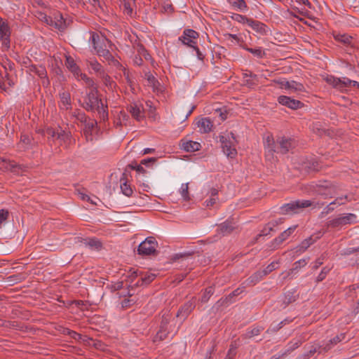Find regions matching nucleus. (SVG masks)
I'll use <instances>...</instances> for the list:
<instances>
[{
  "label": "nucleus",
  "instance_id": "obj_31",
  "mask_svg": "<svg viewBox=\"0 0 359 359\" xmlns=\"http://www.w3.org/2000/svg\"><path fill=\"white\" fill-rule=\"evenodd\" d=\"M60 102L63 106V108L66 110L71 109V96L70 93L67 91H64L60 93Z\"/></svg>",
  "mask_w": 359,
  "mask_h": 359
},
{
  "label": "nucleus",
  "instance_id": "obj_29",
  "mask_svg": "<svg viewBox=\"0 0 359 359\" xmlns=\"http://www.w3.org/2000/svg\"><path fill=\"white\" fill-rule=\"evenodd\" d=\"M350 296L353 297H358L359 296V285L355 284L352 285L349 287ZM353 312L355 314H358L359 313V298L357 301V304L355 307L353 309Z\"/></svg>",
  "mask_w": 359,
  "mask_h": 359
},
{
  "label": "nucleus",
  "instance_id": "obj_9",
  "mask_svg": "<svg viewBox=\"0 0 359 359\" xmlns=\"http://www.w3.org/2000/svg\"><path fill=\"white\" fill-rule=\"evenodd\" d=\"M198 37L199 34L196 31L192 29H186L184 30L182 35L180 36L178 39L183 45L192 48L195 47L197 44V39Z\"/></svg>",
  "mask_w": 359,
  "mask_h": 359
},
{
  "label": "nucleus",
  "instance_id": "obj_42",
  "mask_svg": "<svg viewBox=\"0 0 359 359\" xmlns=\"http://www.w3.org/2000/svg\"><path fill=\"white\" fill-rule=\"evenodd\" d=\"M325 81L332 86L334 88L338 89L339 88V82H341V79L340 78H337V77H334V76H327L325 79Z\"/></svg>",
  "mask_w": 359,
  "mask_h": 359
},
{
  "label": "nucleus",
  "instance_id": "obj_22",
  "mask_svg": "<svg viewBox=\"0 0 359 359\" xmlns=\"http://www.w3.org/2000/svg\"><path fill=\"white\" fill-rule=\"evenodd\" d=\"M346 337L345 333H341L337 335L334 338L331 339L326 344L323 345L322 348L324 352H327L330 350L333 346L337 345L340 341H343Z\"/></svg>",
  "mask_w": 359,
  "mask_h": 359
},
{
  "label": "nucleus",
  "instance_id": "obj_57",
  "mask_svg": "<svg viewBox=\"0 0 359 359\" xmlns=\"http://www.w3.org/2000/svg\"><path fill=\"white\" fill-rule=\"evenodd\" d=\"M316 192L319 195H321V196H324L325 198H332V196H330V189H327V188H326L325 189H323L320 187H319L318 189L316 190Z\"/></svg>",
  "mask_w": 359,
  "mask_h": 359
},
{
  "label": "nucleus",
  "instance_id": "obj_39",
  "mask_svg": "<svg viewBox=\"0 0 359 359\" xmlns=\"http://www.w3.org/2000/svg\"><path fill=\"white\" fill-rule=\"evenodd\" d=\"M43 133L48 140L52 139L53 141H54L55 140H57L58 131H55V130L52 128H47L43 130Z\"/></svg>",
  "mask_w": 359,
  "mask_h": 359
},
{
  "label": "nucleus",
  "instance_id": "obj_28",
  "mask_svg": "<svg viewBox=\"0 0 359 359\" xmlns=\"http://www.w3.org/2000/svg\"><path fill=\"white\" fill-rule=\"evenodd\" d=\"M156 277V276L154 273H146V274L142 273V276H141L140 280H139L135 283V285L136 286L147 285L149 283H151L155 279Z\"/></svg>",
  "mask_w": 359,
  "mask_h": 359
},
{
  "label": "nucleus",
  "instance_id": "obj_62",
  "mask_svg": "<svg viewBox=\"0 0 359 359\" xmlns=\"http://www.w3.org/2000/svg\"><path fill=\"white\" fill-rule=\"evenodd\" d=\"M19 167V165H18L14 161H8L6 168L11 172H16V168Z\"/></svg>",
  "mask_w": 359,
  "mask_h": 359
},
{
  "label": "nucleus",
  "instance_id": "obj_23",
  "mask_svg": "<svg viewBox=\"0 0 359 359\" xmlns=\"http://www.w3.org/2000/svg\"><path fill=\"white\" fill-rule=\"evenodd\" d=\"M261 271H257L252 273L243 284L245 286H254L264 278Z\"/></svg>",
  "mask_w": 359,
  "mask_h": 359
},
{
  "label": "nucleus",
  "instance_id": "obj_47",
  "mask_svg": "<svg viewBox=\"0 0 359 359\" xmlns=\"http://www.w3.org/2000/svg\"><path fill=\"white\" fill-rule=\"evenodd\" d=\"M121 189L122 193L126 196H130L133 194V189L126 182L121 184Z\"/></svg>",
  "mask_w": 359,
  "mask_h": 359
},
{
  "label": "nucleus",
  "instance_id": "obj_60",
  "mask_svg": "<svg viewBox=\"0 0 359 359\" xmlns=\"http://www.w3.org/2000/svg\"><path fill=\"white\" fill-rule=\"evenodd\" d=\"M123 6L124 13H126L128 15L131 16L133 14V8L131 7L130 2L126 1V0H124Z\"/></svg>",
  "mask_w": 359,
  "mask_h": 359
},
{
  "label": "nucleus",
  "instance_id": "obj_44",
  "mask_svg": "<svg viewBox=\"0 0 359 359\" xmlns=\"http://www.w3.org/2000/svg\"><path fill=\"white\" fill-rule=\"evenodd\" d=\"M231 18L236 22H238L242 24H247V25H248V23L251 19V18H247L245 15H243L238 14V13L233 14L231 16Z\"/></svg>",
  "mask_w": 359,
  "mask_h": 359
},
{
  "label": "nucleus",
  "instance_id": "obj_38",
  "mask_svg": "<svg viewBox=\"0 0 359 359\" xmlns=\"http://www.w3.org/2000/svg\"><path fill=\"white\" fill-rule=\"evenodd\" d=\"M215 292L214 287L212 286L208 287L205 288L203 295L201 296V301L202 303H206L210 297Z\"/></svg>",
  "mask_w": 359,
  "mask_h": 359
},
{
  "label": "nucleus",
  "instance_id": "obj_32",
  "mask_svg": "<svg viewBox=\"0 0 359 359\" xmlns=\"http://www.w3.org/2000/svg\"><path fill=\"white\" fill-rule=\"evenodd\" d=\"M84 244L91 250H100L102 247V243L95 238L85 240Z\"/></svg>",
  "mask_w": 359,
  "mask_h": 359
},
{
  "label": "nucleus",
  "instance_id": "obj_43",
  "mask_svg": "<svg viewBox=\"0 0 359 359\" xmlns=\"http://www.w3.org/2000/svg\"><path fill=\"white\" fill-rule=\"evenodd\" d=\"M289 320L287 319H285L284 320H282L278 324L275 325H271L266 331L267 333H274L278 332L280 328L283 327V325H285L286 323H288Z\"/></svg>",
  "mask_w": 359,
  "mask_h": 359
},
{
  "label": "nucleus",
  "instance_id": "obj_10",
  "mask_svg": "<svg viewBox=\"0 0 359 359\" xmlns=\"http://www.w3.org/2000/svg\"><path fill=\"white\" fill-rule=\"evenodd\" d=\"M27 72L35 73L40 79H42V84L43 86H48L50 84V81L47 75V71L44 66H36L35 65H30L27 66Z\"/></svg>",
  "mask_w": 359,
  "mask_h": 359
},
{
  "label": "nucleus",
  "instance_id": "obj_63",
  "mask_svg": "<svg viewBox=\"0 0 359 359\" xmlns=\"http://www.w3.org/2000/svg\"><path fill=\"white\" fill-rule=\"evenodd\" d=\"M89 119L90 118L83 111L81 112V114H79V116H77L76 118V120H78L79 121L83 124L88 122Z\"/></svg>",
  "mask_w": 359,
  "mask_h": 359
},
{
  "label": "nucleus",
  "instance_id": "obj_20",
  "mask_svg": "<svg viewBox=\"0 0 359 359\" xmlns=\"http://www.w3.org/2000/svg\"><path fill=\"white\" fill-rule=\"evenodd\" d=\"M254 31L257 32L261 35H265L267 32V26L263 22L255 20L253 19H250L248 25Z\"/></svg>",
  "mask_w": 359,
  "mask_h": 359
},
{
  "label": "nucleus",
  "instance_id": "obj_33",
  "mask_svg": "<svg viewBox=\"0 0 359 359\" xmlns=\"http://www.w3.org/2000/svg\"><path fill=\"white\" fill-rule=\"evenodd\" d=\"M95 110L97 111L100 117L103 120L105 121L108 119V107L107 104H104L102 101L100 102V104H98L97 107H96Z\"/></svg>",
  "mask_w": 359,
  "mask_h": 359
},
{
  "label": "nucleus",
  "instance_id": "obj_58",
  "mask_svg": "<svg viewBox=\"0 0 359 359\" xmlns=\"http://www.w3.org/2000/svg\"><path fill=\"white\" fill-rule=\"evenodd\" d=\"M15 321H7L0 319V326L5 327H15L17 326Z\"/></svg>",
  "mask_w": 359,
  "mask_h": 359
},
{
  "label": "nucleus",
  "instance_id": "obj_13",
  "mask_svg": "<svg viewBox=\"0 0 359 359\" xmlns=\"http://www.w3.org/2000/svg\"><path fill=\"white\" fill-rule=\"evenodd\" d=\"M278 101L280 104L292 109H298L304 106V104L301 101L285 95L279 96Z\"/></svg>",
  "mask_w": 359,
  "mask_h": 359
},
{
  "label": "nucleus",
  "instance_id": "obj_30",
  "mask_svg": "<svg viewBox=\"0 0 359 359\" xmlns=\"http://www.w3.org/2000/svg\"><path fill=\"white\" fill-rule=\"evenodd\" d=\"M278 224V222L276 221L269 222L266 224L264 227L262 229L261 232L256 236L255 240L256 241L262 236H265L269 235L271 231L273 230V228Z\"/></svg>",
  "mask_w": 359,
  "mask_h": 359
},
{
  "label": "nucleus",
  "instance_id": "obj_48",
  "mask_svg": "<svg viewBox=\"0 0 359 359\" xmlns=\"http://www.w3.org/2000/svg\"><path fill=\"white\" fill-rule=\"evenodd\" d=\"M90 66L96 72L100 74L104 72L102 65L95 60L90 61Z\"/></svg>",
  "mask_w": 359,
  "mask_h": 359
},
{
  "label": "nucleus",
  "instance_id": "obj_37",
  "mask_svg": "<svg viewBox=\"0 0 359 359\" xmlns=\"http://www.w3.org/2000/svg\"><path fill=\"white\" fill-rule=\"evenodd\" d=\"M355 81H352L347 77H343L341 79V82L339 83L338 90L343 91L345 90L347 88L352 86H353V82Z\"/></svg>",
  "mask_w": 359,
  "mask_h": 359
},
{
  "label": "nucleus",
  "instance_id": "obj_55",
  "mask_svg": "<svg viewBox=\"0 0 359 359\" xmlns=\"http://www.w3.org/2000/svg\"><path fill=\"white\" fill-rule=\"evenodd\" d=\"M9 217V212L8 210L1 209L0 210V228L3 223H4Z\"/></svg>",
  "mask_w": 359,
  "mask_h": 359
},
{
  "label": "nucleus",
  "instance_id": "obj_11",
  "mask_svg": "<svg viewBox=\"0 0 359 359\" xmlns=\"http://www.w3.org/2000/svg\"><path fill=\"white\" fill-rule=\"evenodd\" d=\"M279 86L280 88L285 90H288L291 92H304L305 91V88L304 85L301 83L297 82L295 81H286V80H280L276 81Z\"/></svg>",
  "mask_w": 359,
  "mask_h": 359
},
{
  "label": "nucleus",
  "instance_id": "obj_64",
  "mask_svg": "<svg viewBox=\"0 0 359 359\" xmlns=\"http://www.w3.org/2000/svg\"><path fill=\"white\" fill-rule=\"evenodd\" d=\"M129 273H130L129 277L131 278H135L139 276H142V271H140L137 269L135 270L134 269H130Z\"/></svg>",
  "mask_w": 359,
  "mask_h": 359
},
{
  "label": "nucleus",
  "instance_id": "obj_3",
  "mask_svg": "<svg viewBox=\"0 0 359 359\" xmlns=\"http://www.w3.org/2000/svg\"><path fill=\"white\" fill-rule=\"evenodd\" d=\"M219 142L222 144L223 152L227 157L233 158L237 155L236 145L237 140L233 133H229L226 135L219 136Z\"/></svg>",
  "mask_w": 359,
  "mask_h": 359
},
{
  "label": "nucleus",
  "instance_id": "obj_8",
  "mask_svg": "<svg viewBox=\"0 0 359 359\" xmlns=\"http://www.w3.org/2000/svg\"><path fill=\"white\" fill-rule=\"evenodd\" d=\"M356 215L353 213L341 215L339 217L329 221L328 226L332 228H337L346 224L356 223Z\"/></svg>",
  "mask_w": 359,
  "mask_h": 359
},
{
  "label": "nucleus",
  "instance_id": "obj_35",
  "mask_svg": "<svg viewBox=\"0 0 359 359\" xmlns=\"http://www.w3.org/2000/svg\"><path fill=\"white\" fill-rule=\"evenodd\" d=\"M229 3L241 11L248 10V6L245 0H228Z\"/></svg>",
  "mask_w": 359,
  "mask_h": 359
},
{
  "label": "nucleus",
  "instance_id": "obj_53",
  "mask_svg": "<svg viewBox=\"0 0 359 359\" xmlns=\"http://www.w3.org/2000/svg\"><path fill=\"white\" fill-rule=\"evenodd\" d=\"M330 270V269L327 266L323 267L320 273L316 278V282L319 283V282L323 281L325 278V277L327 275V273H329Z\"/></svg>",
  "mask_w": 359,
  "mask_h": 359
},
{
  "label": "nucleus",
  "instance_id": "obj_1",
  "mask_svg": "<svg viewBox=\"0 0 359 359\" xmlns=\"http://www.w3.org/2000/svg\"><path fill=\"white\" fill-rule=\"evenodd\" d=\"M264 147L266 158L272 160L275 153L287 154L294 147V142L292 139L285 137H278L275 141L271 135H268L264 138Z\"/></svg>",
  "mask_w": 359,
  "mask_h": 359
},
{
  "label": "nucleus",
  "instance_id": "obj_46",
  "mask_svg": "<svg viewBox=\"0 0 359 359\" xmlns=\"http://www.w3.org/2000/svg\"><path fill=\"white\" fill-rule=\"evenodd\" d=\"M336 203L334 201L329 203L325 208H324L323 210L320 213V217H323V216L329 214L330 212H332L336 208Z\"/></svg>",
  "mask_w": 359,
  "mask_h": 359
},
{
  "label": "nucleus",
  "instance_id": "obj_12",
  "mask_svg": "<svg viewBox=\"0 0 359 359\" xmlns=\"http://www.w3.org/2000/svg\"><path fill=\"white\" fill-rule=\"evenodd\" d=\"M196 307L195 299L192 298L191 300L184 304L178 310L176 317L180 318L183 320L187 318L189 314Z\"/></svg>",
  "mask_w": 359,
  "mask_h": 359
},
{
  "label": "nucleus",
  "instance_id": "obj_6",
  "mask_svg": "<svg viewBox=\"0 0 359 359\" xmlns=\"http://www.w3.org/2000/svg\"><path fill=\"white\" fill-rule=\"evenodd\" d=\"M313 203L309 200L294 201L283 205L280 208V213L283 215L297 214L305 208L311 207Z\"/></svg>",
  "mask_w": 359,
  "mask_h": 359
},
{
  "label": "nucleus",
  "instance_id": "obj_50",
  "mask_svg": "<svg viewBox=\"0 0 359 359\" xmlns=\"http://www.w3.org/2000/svg\"><path fill=\"white\" fill-rule=\"evenodd\" d=\"M309 259V257H307L295 262L293 264L294 267L292 268V271L298 270L302 267L306 266Z\"/></svg>",
  "mask_w": 359,
  "mask_h": 359
},
{
  "label": "nucleus",
  "instance_id": "obj_40",
  "mask_svg": "<svg viewBox=\"0 0 359 359\" xmlns=\"http://www.w3.org/2000/svg\"><path fill=\"white\" fill-rule=\"evenodd\" d=\"M180 193L184 201H188L190 200L189 194V183H184L182 184L180 189Z\"/></svg>",
  "mask_w": 359,
  "mask_h": 359
},
{
  "label": "nucleus",
  "instance_id": "obj_2",
  "mask_svg": "<svg viewBox=\"0 0 359 359\" xmlns=\"http://www.w3.org/2000/svg\"><path fill=\"white\" fill-rule=\"evenodd\" d=\"M91 40L93 48L100 57H102L109 64L118 62L117 60L114 59L111 52L107 49L106 42L109 43V41L107 39L101 40L100 36L94 32L91 35Z\"/></svg>",
  "mask_w": 359,
  "mask_h": 359
},
{
  "label": "nucleus",
  "instance_id": "obj_16",
  "mask_svg": "<svg viewBox=\"0 0 359 359\" xmlns=\"http://www.w3.org/2000/svg\"><path fill=\"white\" fill-rule=\"evenodd\" d=\"M11 29L7 22L0 25V41L6 48H10Z\"/></svg>",
  "mask_w": 359,
  "mask_h": 359
},
{
  "label": "nucleus",
  "instance_id": "obj_56",
  "mask_svg": "<svg viewBox=\"0 0 359 359\" xmlns=\"http://www.w3.org/2000/svg\"><path fill=\"white\" fill-rule=\"evenodd\" d=\"M323 345H321V346H318V347L316 346H313L310 350L308 352V353L306 354V356L307 357H311L312 356L314 353H316V352H318L319 353H321L323 352H324V351L323 350Z\"/></svg>",
  "mask_w": 359,
  "mask_h": 359
},
{
  "label": "nucleus",
  "instance_id": "obj_5",
  "mask_svg": "<svg viewBox=\"0 0 359 359\" xmlns=\"http://www.w3.org/2000/svg\"><path fill=\"white\" fill-rule=\"evenodd\" d=\"M158 242L153 236H149L137 248V254L142 256L157 255Z\"/></svg>",
  "mask_w": 359,
  "mask_h": 359
},
{
  "label": "nucleus",
  "instance_id": "obj_26",
  "mask_svg": "<svg viewBox=\"0 0 359 359\" xmlns=\"http://www.w3.org/2000/svg\"><path fill=\"white\" fill-rule=\"evenodd\" d=\"M97 123L95 119H89L88 121L84 124L83 134L85 135L87 139L90 138V140H93V130L95 126H97Z\"/></svg>",
  "mask_w": 359,
  "mask_h": 359
},
{
  "label": "nucleus",
  "instance_id": "obj_19",
  "mask_svg": "<svg viewBox=\"0 0 359 359\" xmlns=\"http://www.w3.org/2000/svg\"><path fill=\"white\" fill-rule=\"evenodd\" d=\"M196 125L201 133H210L213 127L212 122L208 117L199 118L196 122Z\"/></svg>",
  "mask_w": 359,
  "mask_h": 359
},
{
  "label": "nucleus",
  "instance_id": "obj_54",
  "mask_svg": "<svg viewBox=\"0 0 359 359\" xmlns=\"http://www.w3.org/2000/svg\"><path fill=\"white\" fill-rule=\"evenodd\" d=\"M60 20H57V22L56 21L54 22V27L56 29L62 31L66 28V24H65V22L63 20V18L61 15H60Z\"/></svg>",
  "mask_w": 359,
  "mask_h": 359
},
{
  "label": "nucleus",
  "instance_id": "obj_49",
  "mask_svg": "<svg viewBox=\"0 0 359 359\" xmlns=\"http://www.w3.org/2000/svg\"><path fill=\"white\" fill-rule=\"evenodd\" d=\"M102 74L104 85L109 88H112L113 86L116 85L115 83L111 80V77L108 74H106L104 72H103Z\"/></svg>",
  "mask_w": 359,
  "mask_h": 359
},
{
  "label": "nucleus",
  "instance_id": "obj_51",
  "mask_svg": "<svg viewBox=\"0 0 359 359\" xmlns=\"http://www.w3.org/2000/svg\"><path fill=\"white\" fill-rule=\"evenodd\" d=\"M276 264H278V262H273L271 264H269L264 269L261 271L262 275H264V276H266L271 272L273 271L276 269Z\"/></svg>",
  "mask_w": 359,
  "mask_h": 359
},
{
  "label": "nucleus",
  "instance_id": "obj_61",
  "mask_svg": "<svg viewBox=\"0 0 359 359\" xmlns=\"http://www.w3.org/2000/svg\"><path fill=\"white\" fill-rule=\"evenodd\" d=\"M128 167L130 168L133 170H135L139 173L145 174L146 172H147L146 170L142 166L141 164L140 165L130 164V165H128Z\"/></svg>",
  "mask_w": 359,
  "mask_h": 359
},
{
  "label": "nucleus",
  "instance_id": "obj_59",
  "mask_svg": "<svg viewBox=\"0 0 359 359\" xmlns=\"http://www.w3.org/2000/svg\"><path fill=\"white\" fill-rule=\"evenodd\" d=\"M351 199L348 198V196L347 195H345L344 196L337 197L334 202L337 205H341L346 203V201H350Z\"/></svg>",
  "mask_w": 359,
  "mask_h": 359
},
{
  "label": "nucleus",
  "instance_id": "obj_14",
  "mask_svg": "<svg viewBox=\"0 0 359 359\" xmlns=\"http://www.w3.org/2000/svg\"><path fill=\"white\" fill-rule=\"evenodd\" d=\"M297 225L292 226L282 232L278 237L274 238L271 242L270 247L273 248H277L279 245L287 240L291 234L297 228Z\"/></svg>",
  "mask_w": 359,
  "mask_h": 359
},
{
  "label": "nucleus",
  "instance_id": "obj_18",
  "mask_svg": "<svg viewBox=\"0 0 359 359\" xmlns=\"http://www.w3.org/2000/svg\"><path fill=\"white\" fill-rule=\"evenodd\" d=\"M128 111L131 114L132 116L138 121L144 118V111L143 107L136 103L131 104L127 107Z\"/></svg>",
  "mask_w": 359,
  "mask_h": 359
},
{
  "label": "nucleus",
  "instance_id": "obj_17",
  "mask_svg": "<svg viewBox=\"0 0 359 359\" xmlns=\"http://www.w3.org/2000/svg\"><path fill=\"white\" fill-rule=\"evenodd\" d=\"M333 38L334 40L346 47H354V38L348 34L334 33Z\"/></svg>",
  "mask_w": 359,
  "mask_h": 359
},
{
  "label": "nucleus",
  "instance_id": "obj_4",
  "mask_svg": "<svg viewBox=\"0 0 359 359\" xmlns=\"http://www.w3.org/2000/svg\"><path fill=\"white\" fill-rule=\"evenodd\" d=\"M171 314L169 311H165L161 316L159 330L154 337V342L161 341L168 337L170 333V326H169Z\"/></svg>",
  "mask_w": 359,
  "mask_h": 359
},
{
  "label": "nucleus",
  "instance_id": "obj_15",
  "mask_svg": "<svg viewBox=\"0 0 359 359\" xmlns=\"http://www.w3.org/2000/svg\"><path fill=\"white\" fill-rule=\"evenodd\" d=\"M322 236L320 232L316 234L311 235L307 238L304 239L302 243L296 248L297 252H303L306 251L312 244L316 243Z\"/></svg>",
  "mask_w": 359,
  "mask_h": 359
},
{
  "label": "nucleus",
  "instance_id": "obj_25",
  "mask_svg": "<svg viewBox=\"0 0 359 359\" xmlns=\"http://www.w3.org/2000/svg\"><path fill=\"white\" fill-rule=\"evenodd\" d=\"M65 65L75 76H79L81 69L71 56H66Z\"/></svg>",
  "mask_w": 359,
  "mask_h": 359
},
{
  "label": "nucleus",
  "instance_id": "obj_24",
  "mask_svg": "<svg viewBox=\"0 0 359 359\" xmlns=\"http://www.w3.org/2000/svg\"><path fill=\"white\" fill-rule=\"evenodd\" d=\"M182 148L187 152H194L201 149V144L192 140L183 142L181 144Z\"/></svg>",
  "mask_w": 359,
  "mask_h": 359
},
{
  "label": "nucleus",
  "instance_id": "obj_21",
  "mask_svg": "<svg viewBox=\"0 0 359 359\" xmlns=\"http://www.w3.org/2000/svg\"><path fill=\"white\" fill-rule=\"evenodd\" d=\"M299 297V294L296 289H292L284 293L283 304V308H286L290 304L294 302Z\"/></svg>",
  "mask_w": 359,
  "mask_h": 359
},
{
  "label": "nucleus",
  "instance_id": "obj_34",
  "mask_svg": "<svg viewBox=\"0 0 359 359\" xmlns=\"http://www.w3.org/2000/svg\"><path fill=\"white\" fill-rule=\"evenodd\" d=\"M263 330L262 327H256L251 330H248L241 337L244 339H250L255 336L259 335Z\"/></svg>",
  "mask_w": 359,
  "mask_h": 359
},
{
  "label": "nucleus",
  "instance_id": "obj_7",
  "mask_svg": "<svg viewBox=\"0 0 359 359\" xmlns=\"http://www.w3.org/2000/svg\"><path fill=\"white\" fill-rule=\"evenodd\" d=\"M101 101L102 100L98 97L97 88L92 87L86 94L82 107L87 111H94Z\"/></svg>",
  "mask_w": 359,
  "mask_h": 359
},
{
  "label": "nucleus",
  "instance_id": "obj_27",
  "mask_svg": "<svg viewBox=\"0 0 359 359\" xmlns=\"http://www.w3.org/2000/svg\"><path fill=\"white\" fill-rule=\"evenodd\" d=\"M234 229L235 228L232 224L226 221L218 226L217 231L222 236H226L230 234L234 230Z\"/></svg>",
  "mask_w": 359,
  "mask_h": 359
},
{
  "label": "nucleus",
  "instance_id": "obj_41",
  "mask_svg": "<svg viewBox=\"0 0 359 359\" xmlns=\"http://www.w3.org/2000/svg\"><path fill=\"white\" fill-rule=\"evenodd\" d=\"M145 77L148 81V85L152 86L154 89L157 88V86H159L160 83L150 72L146 73Z\"/></svg>",
  "mask_w": 359,
  "mask_h": 359
},
{
  "label": "nucleus",
  "instance_id": "obj_45",
  "mask_svg": "<svg viewBox=\"0 0 359 359\" xmlns=\"http://www.w3.org/2000/svg\"><path fill=\"white\" fill-rule=\"evenodd\" d=\"M245 50L250 53L253 54L255 56L258 58H262L265 55V53L262 50V48H245Z\"/></svg>",
  "mask_w": 359,
  "mask_h": 359
},
{
  "label": "nucleus",
  "instance_id": "obj_52",
  "mask_svg": "<svg viewBox=\"0 0 359 359\" xmlns=\"http://www.w3.org/2000/svg\"><path fill=\"white\" fill-rule=\"evenodd\" d=\"M302 341L301 339H297L295 341H291L288 344V348L287 349V353H290L294 349L297 348L301 344Z\"/></svg>",
  "mask_w": 359,
  "mask_h": 359
},
{
  "label": "nucleus",
  "instance_id": "obj_36",
  "mask_svg": "<svg viewBox=\"0 0 359 359\" xmlns=\"http://www.w3.org/2000/svg\"><path fill=\"white\" fill-rule=\"evenodd\" d=\"M72 135L69 132L60 130L57 135V140H60V142L67 143L71 141Z\"/></svg>",
  "mask_w": 359,
  "mask_h": 359
}]
</instances>
